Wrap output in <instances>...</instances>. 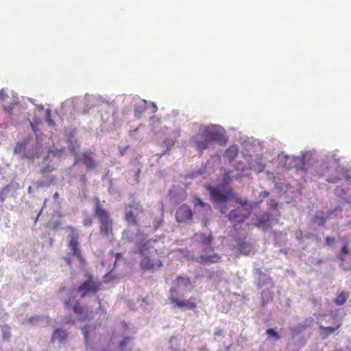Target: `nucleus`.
Segmentation results:
<instances>
[{
  "label": "nucleus",
  "mask_w": 351,
  "mask_h": 351,
  "mask_svg": "<svg viewBox=\"0 0 351 351\" xmlns=\"http://www.w3.org/2000/svg\"><path fill=\"white\" fill-rule=\"evenodd\" d=\"M94 213L99 221L100 234L109 241H113V220L110 217V213L101 205L99 198L95 199Z\"/></svg>",
  "instance_id": "f257e3e1"
},
{
  "label": "nucleus",
  "mask_w": 351,
  "mask_h": 351,
  "mask_svg": "<svg viewBox=\"0 0 351 351\" xmlns=\"http://www.w3.org/2000/svg\"><path fill=\"white\" fill-rule=\"evenodd\" d=\"M175 287L169 291V300L171 304H173L178 308H188L193 310L196 308L195 298H190L189 300H179L177 298V289L183 287L186 288L191 285L190 278L182 276H178L175 280Z\"/></svg>",
  "instance_id": "f03ea898"
},
{
  "label": "nucleus",
  "mask_w": 351,
  "mask_h": 351,
  "mask_svg": "<svg viewBox=\"0 0 351 351\" xmlns=\"http://www.w3.org/2000/svg\"><path fill=\"white\" fill-rule=\"evenodd\" d=\"M199 131L210 143L217 142L221 145H225L227 142L224 132L215 125L204 126L200 128Z\"/></svg>",
  "instance_id": "7ed1b4c3"
},
{
  "label": "nucleus",
  "mask_w": 351,
  "mask_h": 351,
  "mask_svg": "<svg viewBox=\"0 0 351 351\" xmlns=\"http://www.w3.org/2000/svg\"><path fill=\"white\" fill-rule=\"evenodd\" d=\"M206 189L210 193L211 200L216 203H225L234 195L231 188L221 189L220 187H213L208 185L206 186Z\"/></svg>",
  "instance_id": "20e7f679"
},
{
  "label": "nucleus",
  "mask_w": 351,
  "mask_h": 351,
  "mask_svg": "<svg viewBox=\"0 0 351 351\" xmlns=\"http://www.w3.org/2000/svg\"><path fill=\"white\" fill-rule=\"evenodd\" d=\"M67 230L71 231V234L69 235V243L68 247L69 250L71 251V254L73 256H75L78 258V260L82 263H85V258L82 254V252L80 248L79 247V234L76 232V230L73 226H67Z\"/></svg>",
  "instance_id": "39448f33"
},
{
  "label": "nucleus",
  "mask_w": 351,
  "mask_h": 351,
  "mask_svg": "<svg viewBox=\"0 0 351 351\" xmlns=\"http://www.w3.org/2000/svg\"><path fill=\"white\" fill-rule=\"evenodd\" d=\"M101 282L89 275L88 278L77 287V291L80 293L81 298H84L89 293H96L101 289Z\"/></svg>",
  "instance_id": "423d86ee"
},
{
  "label": "nucleus",
  "mask_w": 351,
  "mask_h": 351,
  "mask_svg": "<svg viewBox=\"0 0 351 351\" xmlns=\"http://www.w3.org/2000/svg\"><path fill=\"white\" fill-rule=\"evenodd\" d=\"M252 208L248 207H237L231 210L228 217V219L234 223V226L237 223H243L251 215Z\"/></svg>",
  "instance_id": "0eeeda50"
},
{
  "label": "nucleus",
  "mask_w": 351,
  "mask_h": 351,
  "mask_svg": "<svg viewBox=\"0 0 351 351\" xmlns=\"http://www.w3.org/2000/svg\"><path fill=\"white\" fill-rule=\"evenodd\" d=\"M130 208H134V210H128L125 213L124 219L125 221L129 224L132 226H138V221L137 219V214L139 213H143L144 210L143 207L139 204H137L136 205L134 204H128V206Z\"/></svg>",
  "instance_id": "6e6552de"
},
{
  "label": "nucleus",
  "mask_w": 351,
  "mask_h": 351,
  "mask_svg": "<svg viewBox=\"0 0 351 351\" xmlns=\"http://www.w3.org/2000/svg\"><path fill=\"white\" fill-rule=\"evenodd\" d=\"M162 266V262L158 258H152L145 256L140 261V267L143 271H154Z\"/></svg>",
  "instance_id": "1a4fd4ad"
},
{
  "label": "nucleus",
  "mask_w": 351,
  "mask_h": 351,
  "mask_svg": "<svg viewBox=\"0 0 351 351\" xmlns=\"http://www.w3.org/2000/svg\"><path fill=\"white\" fill-rule=\"evenodd\" d=\"M193 217L191 208L186 204L180 206L176 212V219L178 223L190 221Z\"/></svg>",
  "instance_id": "9d476101"
},
{
  "label": "nucleus",
  "mask_w": 351,
  "mask_h": 351,
  "mask_svg": "<svg viewBox=\"0 0 351 351\" xmlns=\"http://www.w3.org/2000/svg\"><path fill=\"white\" fill-rule=\"evenodd\" d=\"M192 141L194 143L195 147L200 154H202L204 149H208L212 143L208 139L205 138L199 131L196 135L192 137Z\"/></svg>",
  "instance_id": "9b49d317"
},
{
  "label": "nucleus",
  "mask_w": 351,
  "mask_h": 351,
  "mask_svg": "<svg viewBox=\"0 0 351 351\" xmlns=\"http://www.w3.org/2000/svg\"><path fill=\"white\" fill-rule=\"evenodd\" d=\"M270 215L267 212H263L257 216L256 222L254 226L258 228H262L263 229L271 228L270 224Z\"/></svg>",
  "instance_id": "f8f14e48"
},
{
  "label": "nucleus",
  "mask_w": 351,
  "mask_h": 351,
  "mask_svg": "<svg viewBox=\"0 0 351 351\" xmlns=\"http://www.w3.org/2000/svg\"><path fill=\"white\" fill-rule=\"evenodd\" d=\"M221 256L216 253H213L210 255L202 254L198 258V262L201 264H213L221 261Z\"/></svg>",
  "instance_id": "ddd939ff"
},
{
  "label": "nucleus",
  "mask_w": 351,
  "mask_h": 351,
  "mask_svg": "<svg viewBox=\"0 0 351 351\" xmlns=\"http://www.w3.org/2000/svg\"><path fill=\"white\" fill-rule=\"evenodd\" d=\"M93 152L86 151L83 153L82 156V162L88 169H93L96 167V163L93 158Z\"/></svg>",
  "instance_id": "4468645a"
},
{
  "label": "nucleus",
  "mask_w": 351,
  "mask_h": 351,
  "mask_svg": "<svg viewBox=\"0 0 351 351\" xmlns=\"http://www.w3.org/2000/svg\"><path fill=\"white\" fill-rule=\"evenodd\" d=\"M73 311L76 315L82 316L84 319H89L92 315V312H88L84 306L81 305L79 301L76 302L73 306Z\"/></svg>",
  "instance_id": "2eb2a0df"
},
{
  "label": "nucleus",
  "mask_w": 351,
  "mask_h": 351,
  "mask_svg": "<svg viewBox=\"0 0 351 351\" xmlns=\"http://www.w3.org/2000/svg\"><path fill=\"white\" fill-rule=\"evenodd\" d=\"M341 322H338L335 326L325 327L323 326H320L319 328L322 330L320 335L322 339L327 338L330 334L334 332L335 330H338L341 326Z\"/></svg>",
  "instance_id": "dca6fc26"
},
{
  "label": "nucleus",
  "mask_w": 351,
  "mask_h": 351,
  "mask_svg": "<svg viewBox=\"0 0 351 351\" xmlns=\"http://www.w3.org/2000/svg\"><path fill=\"white\" fill-rule=\"evenodd\" d=\"M239 154V147L236 145L230 146L225 152L224 156L229 161H232Z\"/></svg>",
  "instance_id": "f3484780"
},
{
  "label": "nucleus",
  "mask_w": 351,
  "mask_h": 351,
  "mask_svg": "<svg viewBox=\"0 0 351 351\" xmlns=\"http://www.w3.org/2000/svg\"><path fill=\"white\" fill-rule=\"evenodd\" d=\"M237 249L239 252L244 255H248L251 251V247L244 240H239L237 243Z\"/></svg>",
  "instance_id": "a211bd4d"
},
{
  "label": "nucleus",
  "mask_w": 351,
  "mask_h": 351,
  "mask_svg": "<svg viewBox=\"0 0 351 351\" xmlns=\"http://www.w3.org/2000/svg\"><path fill=\"white\" fill-rule=\"evenodd\" d=\"M66 332L62 329L58 328L54 330L52 336V340H58L59 341L62 342L66 339Z\"/></svg>",
  "instance_id": "6ab92c4d"
},
{
  "label": "nucleus",
  "mask_w": 351,
  "mask_h": 351,
  "mask_svg": "<svg viewBox=\"0 0 351 351\" xmlns=\"http://www.w3.org/2000/svg\"><path fill=\"white\" fill-rule=\"evenodd\" d=\"M199 237L200 243L206 246L210 245L213 240V237L211 232L208 235L201 233L199 234Z\"/></svg>",
  "instance_id": "aec40b11"
},
{
  "label": "nucleus",
  "mask_w": 351,
  "mask_h": 351,
  "mask_svg": "<svg viewBox=\"0 0 351 351\" xmlns=\"http://www.w3.org/2000/svg\"><path fill=\"white\" fill-rule=\"evenodd\" d=\"M176 143V141L172 138H167L162 142V145L166 147V150L164 151L162 154L165 155L171 149V148L174 146Z\"/></svg>",
  "instance_id": "412c9836"
},
{
  "label": "nucleus",
  "mask_w": 351,
  "mask_h": 351,
  "mask_svg": "<svg viewBox=\"0 0 351 351\" xmlns=\"http://www.w3.org/2000/svg\"><path fill=\"white\" fill-rule=\"evenodd\" d=\"M348 298V294L345 292H341L339 293L335 300V303L337 305H342L343 304Z\"/></svg>",
  "instance_id": "4be33fe9"
},
{
  "label": "nucleus",
  "mask_w": 351,
  "mask_h": 351,
  "mask_svg": "<svg viewBox=\"0 0 351 351\" xmlns=\"http://www.w3.org/2000/svg\"><path fill=\"white\" fill-rule=\"evenodd\" d=\"M64 152V148H56L54 147L53 149H51L48 152V156L50 155H52L53 156H58L60 157Z\"/></svg>",
  "instance_id": "5701e85b"
},
{
  "label": "nucleus",
  "mask_w": 351,
  "mask_h": 351,
  "mask_svg": "<svg viewBox=\"0 0 351 351\" xmlns=\"http://www.w3.org/2000/svg\"><path fill=\"white\" fill-rule=\"evenodd\" d=\"M266 333L268 335L269 337L274 338L276 340L280 339V335L273 328H269L267 330Z\"/></svg>",
  "instance_id": "b1692460"
},
{
  "label": "nucleus",
  "mask_w": 351,
  "mask_h": 351,
  "mask_svg": "<svg viewBox=\"0 0 351 351\" xmlns=\"http://www.w3.org/2000/svg\"><path fill=\"white\" fill-rule=\"evenodd\" d=\"M341 254L338 256V258L342 261L343 262L345 261V257L344 256L346 255L347 254H348V245L347 244H345L342 248H341Z\"/></svg>",
  "instance_id": "393cba45"
},
{
  "label": "nucleus",
  "mask_w": 351,
  "mask_h": 351,
  "mask_svg": "<svg viewBox=\"0 0 351 351\" xmlns=\"http://www.w3.org/2000/svg\"><path fill=\"white\" fill-rule=\"evenodd\" d=\"M90 329V326H86L82 329V333L84 335V340H85V342L86 344L88 343V335H89Z\"/></svg>",
  "instance_id": "a878e982"
},
{
  "label": "nucleus",
  "mask_w": 351,
  "mask_h": 351,
  "mask_svg": "<svg viewBox=\"0 0 351 351\" xmlns=\"http://www.w3.org/2000/svg\"><path fill=\"white\" fill-rule=\"evenodd\" d=\"M145 108L143 107H136L134 110L135 117L137 118H140L143 113L145 112Z\"/></svg>",
  "instance_id": "bb28decb"
},
{
  "label": "nucleus",
  "mask_w": 351,
  "mask_h": 351,
  "mask_svg": "<svg viewBox=\"0 0 351 351\" xmlns=\"http://www.w3.org/2000/svg\"><path fill=\"white\" fill-rule=\"evenodd\" d=\"M314 222L317 223L319 226H324L326 219L323 217H315Z\"/></svg>",
  "instance_id": "cd10ccee"
},
{
  "label": "nucleus",
  "mask_w": 351,
  "mask_h": 351,
  "mask_svg": "<svg viewBox=\"0 0 351 351\" xmlns=\"http://www.w3.org/2000/svg\"><path fill=\"white\" fill-rule=\"evenodd\" d=\"M131 339L129 337L125 338L122 341L120 342L119 348L121 351H123L125 346Z\"/></svg>",
  "instance_id": "c85d7f7f"
},
{
  "label": "nucleus",
  "mask_w": 351,
  "mask_h": 351,
  "mask_svg": "<svg viewBox=\"0 0 351 351\" xmlns=\"http://www.w3.org/2000/svg\"><path fill=\"white\" fill-rule=\"evenodd\" d=\"M93 223V220L90 217H86L83 220V225L86 227L90 226Z\"/></svg>",
  "instance_id": "c756f323"
},
{
  "label": "nucleus",
  "mask_w": 351,
  "mask_h": 351,
  "mask_svg": "<svg viewBox=\"0 0 351 351\" xmlns=\"http://www.w3.org/2000/svg\"><path fill=\"white\" fill-rule=\"evenodd\" d=\"M52 171V168L50 165H47L46 167H43L40 172L44 176L45 173H48Z\"/></svg>",
  "instance_id": "7c9ffc66"
},
{
  "label": "nucleus",
  "mask_w": 351,
  "mask_h": 351,
  "mask_svg": "<svg viewBox=\"0 0 351 351\" xmlns=\"http://www.w3.org/2000/svg\"><path fill=\"white\" fill-rule=\"evenodd\" d=\"M197 205H199L202 207H204L206 204L204 202H202V200L199 197H196L195 206H197Z\"/></svg>",
  "instance_id": "2f4dec72"
},
{
  "label": "nucleus",
  "mask_w": 351,
  "mask_h": 351,
  "mask_svg": "<svg viewBox=\"0 0 351 351\" xmlns=\"http://www.w3.org/2000/svg\"><path fill=\"white\" fill-rule=\"evenodd\" d=\"M334 242H335V238L330 237H327L326 238V243L328 245H332Z\"/></svg>",
  "instance_id": "473e14b6"
},
{
  "label": "nucleus",
  "mask_w": 351,
  "mask_h": 351,
  "mask_svg": "<svg viewBox=\"0 0 351 351\" xmlns=\"http://www.w3.org/2000/svg\"><path fill=\"white\" fill-rule=\"evenodd\" d=\"M80 182L85 186L88 182L86 176L85 175H82L80 178Z\"/></svg>",
  "instance_id": "72a5a7b5"
},
{
  "label": "nucleus",
  "mask_w": 351,
  "mask_h": 351,
  "mask_svg": "<svg viewBox=\"0 0 351 351\" xmlns=\"http://www.w3.org/2000/svg\"><path fill=\"white\" fill-rule=\"evenodd\" d=\"M71 298H69L67 300L64 301V305L65 308L69 309L72 307V304L70 302Z\"/></svg>",
  "instance_id": "f704fd0d"
},
{
  "label": "nucleus",
  "mask_w": 351,
  "mask_h": 351,
  "mask_svg": "<svg viewBox=\"0 0 351 351\" xmlns=\"http://www.w3.org/2000/svg\"><path fill=\"white\" fill-rule=\"evenodd\" d=\"M7 97L6 93L5 91L2 89L0 90V101H3L5 97Z\"/></svg>",
  "instance_id": "c9c22d12"
},
{
  "label": "nucleus",
  "mask_w": 351,
  "mask_h": 351,
  "mask_svg": "<svg viewBox=\"0 0 351 351\" xmlns=\"http://www.w3.org/2000/svg\"><path fill=\"white\" fill-rule=\"evenodd\" d=\"M79 147H80L79 145H77L76 147L73 145L70 147L71 152L73 153L75 156L77 155L76 149H78Z\"/></svg>",
  "instance_id": "e433bc0d"
},
{
  "label": "nucleus",
  "mask_w": 351,
  "mask_h": 351,
  "mask_svg": "<svg viewBox=\"0 0 351 351\" xmlns=\"http://www.w3.org/2000/svg\"><path fill=\"white\" fill-rule=\"evenodd\" d=\"M237 202L240 204L242 206H246L247 204V201H243L241 199H237Z\"/></svg>",
  "instance_id": "4c0bfd02"
},
{
  "label": "nucleus",
  "mask_w": 351,
  "mask_h": 351,
  "mask_svg": "<svg viewBox=\"0 0 351 351\" xmlns=\"http://www.w3.org/2000/svg\"><path fill=\"white\" fill-rule=\"evenodd\" d=\"M64 260L69 266H71V259L69 257H64Z\"/></svg>",
  "instance_id": "58836bf2"
},
{
  "label": "nucleus",
  "mask_w": 351,
  "mask_h": 351,
  "mask_svg": "<svg viewBox=\"0 0 351 351\" xmlns=\"http://www.w3.org/2000/svg\"><path fill=\"white\" fill-rule=\"evenodd\" d=\"M147 249L145 247H144V245H143L141 248L138 249V253L141 254V255H143L144 254V252Z\"/></svg>",
  "instance_id": "ea45409f"
},
{
  "label": "nucleus",
  "mask_w": 351,
  "mask_h": 351,
  "mask_svg": "<svg viewBox=\"0 0 351 351\" xmlns=\"http://www.w3.org/2000/svg\"><path fill=\"white\" fill-rule=\"evenodd\" d=\"M222 334H223V330L222 329H219L217 331H215V336H221Z\"/></svg>",
  "instance_id": "a19ab883"
},
{
  "label": "nucleus",
  "mask_w": 351,
  "mask_h": 351,
  "mask_svg": "<svg viewBox=\"0 0 351 351\" xmlns=\"http://www.w3.org/2000/svg\"><path fill=\"white\" fill-rule=\"evenodd\" d=\"M73 135H74V134H73V132H72V133H71V134H70V135H69V139H68V142H69V143H71V144L72 143L73 138L74 137V136H73Z\"/></svg>",
  "instance_id": "79ce46f5"
},
{
  "label": "nucleus",
  "mask_w": 351,
  "mask_h": 351,
  "mask_svg": "<svg viewBox=\"0 0 351 351\" xmlns=\"http://www.w3.org/2000/svg\"><path fill=\"white\" fill-rule=\"evenodd\" d=\"M121 256L122 255H121V253H116V254H114L116 261H117L119 258H121Z\"/></svg>",
  "instance_id": "37998d69"
},
{
  "label": "nucleus",
  "mask_w": 351,
  "mask_h": 351,
  "mask_svg": "<svg viewBox=\"0 0 351 351\" xmlns=\"http://www.w3.org/2000/svg\"><path fill=\"white\" fill-rule=\"evenodd\" d=\"M337 180H338V179H337V178H335V179H329V180H328V181L329 182H332V183H335V182H337Z\"/></svg>",
  "instance_id": "c03bdc74"
},
{
  "label": "nucleus",
  "mask_w": 351,
  "mask_h": 351,
  "mask_svg": "<svg viewBox=\"0 0 351 351\" xmlns=\"http://www.w3.org/2000/svg\"><path fill=\"white\" fill-rule=\"evenodd\" d=\"M5 200V197L3 196V195L2 193L0 194V202H3Z\"/></svg>",
  "instance_id": "a18cd8bd"
},
{
  "label": "nucleus",
  "mask_w": 351,
  "mask_h": 351,
  "mask_svg": "<svg viewBox=\"0 0 351 351\" xmlns=\"http://www.w3.org/2000/svg\"><path fill=\"white\" fill-rule=\"evenodd\" d=\"M59 197V194L58 192H56L54 194H53V199H57Z\"/></svg>",
  "instance_id": "49530a36"
},
{
  "label": "nucleus",
  "mask_w": 351,
  "mask_h": 351,
  "mask_svg": "<svg viewBox=\"0 0 351 351\" xmlns=\"http://www.w3.org/2000/svg\"><path fill=\"white\" fill-rule=\"evenodd\" d=\"M78 162V158H75V162H74V165L77 164V162Z\"/></svg>",
  "instance_id": "de8ad7c7"
},
{
  "label": "nucleus",
  "mask_w": 351,
  "mask_h": 351,
  "mask_svg": "<svg viewBox=\"0 0 351 351\" xmlns=\"http://www.w3.org/2000/svg\"><path fill=\"white\" fill-rule=\"evenodd\" d=\"M30 124H31V126L32 127L33 130L35 131L34 124L32 123H30Z\"/></svg>",
  "instance_id": "09e8293b"
},
{
  "label": "nucleus",
  "mask_w": 351,
  "mask_h": 351,
  "mask_svg": "<svg viewBox=\"0 0 351 351\" xmlns=\"http://www.w3.org/2000/svg\"><path fill=\"white\" fill-rule=\"evenodd\" d=\"M298 233H299V234L302 235V231H299Z\"/></svg>",
  "instance_id": "8fccbe9b"
},
{
  "label": "nucleus",
  "mask_w": 351,
  "mask_h": 351,
  "mask_svg": "<svg viewBox=\"0 0 351 351\" xmlns=\"http://www.w3.org/2000/svg\"><path fill=\"white\" fill-rule=\"evenodd\" d=\"M301 235L300 234H298V235H296V237L299 238V237H300Z\"/></svg>",
  "instance_id": "3c124183"
},
{
  "label": "nucleus",
  "mask_w": 351,
  "mask_h": 351,
  "mask_svg": "<svg viewBox=\"0 0 351 351\" xmlns=\"http://www.w3.org/2000/svg\"><path fill=\"white\" fill-rule=\"evenodd\" d=\"M301 235L300 234H298V235H296V237L299 238V237H300Z\"/></svg>",
  "instance_id": "603ef678"
},
{
  "label": "nucleus",
  "mask_w": 351,
  "mask_h": 351,
  "mask_svg": "<svg viewBox=\"0 0 351 351\" xmlns=\"http://www.w3.org/2000/svg\"><path fill=\"white\" fill-rule=\"evenodd\" d=\"M121 154L123 155V151H121Z\"/></svg>",
  "instance_id": "864d4df0"
},
{
  "label": "nucleus",
  "mask_w": 351,
  "mask_h": 351,
  "mask_svg": "<svg viewBox=\"0 0 351 351\" xmlns=\"http://www.w3.org/2000/svg\"><path fill=\"white\" fill-rule=\"evenodd\" d=\"M121 154L123 155V151H121Z\"/></svg>",
  "instance_id": "5fc2aeb1"
},
{
  "label": "nucleus",
  "mask_w": 351,
  "mask_h": 351,
  "mask_svg": "<svg viewBox=\"0 0 351 351\" xmlns=\"http://www.w3.org/2000/svg\"><path fill=\"white\" fill-rule=\"evenodd\" d=\"M336 351H343L342 350H336Z\"/></svg>",
  "instance_id": "6e6d98bb"
}]
</instances>
